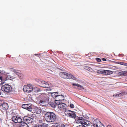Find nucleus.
Wrapping results in <instances>:
<instances>
[{"label":"nucleus","instance_id":"f257e3e1","mask_svg":"<svg viewBox=\"0 0 127 127\" xmlns=\"http://www.w3.org/2000/svg\"><path fill=\"white\" fill-rule=\"evenodd\" d=\"M45 119L46 121L53 122L56 119V116L55 114L53 112H47L45 115Z\"/></svg>","mask_w":127,"mask_h":127},{"label":"nucleus","instance_id":"f03ea898","mask_svg":"<svg viewBox=\"0 0 127 127\" xmlns=\"http://www.w3.org/2000/svg\"><path fill=\"white\" fill-rule=\"evenodd\" d=\"M76 122L77 123H80L83 125H86L87 127H92V123L82 117H78L76 120Z\"/></svg>","mask_w":127,"mask_h":127},{"label":"nucleus","instance_id":"7ed1b4c3","mask_svg":"<svg viewBox=\"0 0 127 127\" xmlns=\"http://www.w3.org/2000/svg\"><path fill=\"white\" fill-rule=\"evenodd\" d=\"M41 96L42 99L39 102L40 104L43 106L46 105V103H48L49 100L47 95L45 94H43L41 95Z\"/></svg>","mask_w":127,"mask_h":127},{"label":"nucleus","instance_id":"20e7f679","mask_svg":"<svg viewBox=\"0 0 127 127\" xmlns=\"http://www.w3.org/2000/svg\"><path fill=\"white\" fill-rule=\"evenodd\" d=\"M2 90L6 92H10L12 90V88L11 85L7 84H5L1 87Z\"/></svg>","mask_w":127,"mask_h":127},{"label":"nucleus","instance_id":"39448f33","mask_svg":"<svg viewBox=\"0 0 127 127\" xmlns=\"http://www.w3.org/2000/svg\"><path fill=\"white\" fill-rule=\"evenodd\" d=\"M95 127H104V125L98 119H96L93 122L92 126Z\"/></svg>","mask_w":127,"mask_h":127},{"label":"nucleus","instance_id":"423d86ee","mask_svg":"<svg viewBox=\"0 0 127 127\" xmlns=\"http://www.w3.org/2000/svg\"><path fill=\"white\" fill-rule=\"evenodd\" d=\"M33 88L32 85L29 84L27 85L24 86L23 90L25 92L29 93L32 91Z\"/></svg>","mask_w":127,"mask_h":127},{"label":"nucleus","instance_id":"0eeeda50","mask_svg":"<svg viewBox=\"0 0 127 127\" xmlns=\"http://www.w3.org/2000/svg\"><path fill=\"white\" fill-rule=\"evenodd\" d=\"M39 86L44 88H48L50 87V84L48 82H46L44 81H39Z\"/></svg>","mask_w":127,"mask_h":127},{"label":"nucleus","instance_id":"6e6552de","mask_svg":"<svg viewBox=\"0 0 127 127\" xmlns=\"http://www.w3.org/2000/svg\"><path fill=\"white\" fill-rule=\"evenodd\" d=\"M23 108L27 110L30 111H31L32 110V105L31 104H24L22 106Z\"/></svg>","mask_w":127,"mask_h":127},{"label":"nucleus","instance_id":"1a4fd4ad","mask_svg":"<svg viewBox=\"0 0 127 127\" xmlns=\"http://www.w3.org/2000/svg\"><path fill=\"white\" fill-rule=\"evenodd\" d=\"M12 121L15 123H20L22 121L21 118L19 116H13L11 118Z\"/></svg>","mask_w":127,"mask_h":127},{"label":"nucleus","instance_id":"9d476101","mask_svg":"<svg viewBox=\"0 0 127 127\" xmlns=\"http://www.w3.org/2000/svg\"><path fill=\"white\" fill-rule=\"evenodd\" d=\"M67 115L70 118H75L76 117L75 112L67 110L66 111Z\"/></svg>","mask_w":127,"mask_h":127},{"label":"nucleus","instance_id":"9b49d317","mask_svg":"<svg viewBox=\"0 0 127 127\" xmlns=\"http://www.w3.org/2000/svg\"><path fill=\"white\" fill-rule=\"evenodd\" d=\"M55 101H58V103H59L60 101H63L64 99V95H58L55 98Z\"/></svg>","mask_w":127,"mask_h":127},{"label":"nucleus","instance_id":"f8f14e48","mask_svg":"<svg viewBox=\"0 0 127 127\" xmlns=\"http://www.w3.org/2000/svg\"><path fill=\"white\" fill-rule=\"evenodd\" d=\"M23 120V121L29 124L33 122V120L32 118L27 116L24 117Z\"/></svg>","mask_w":127,"mask_h":127},{"label":"nucleus","instance_id":"ddd939ff","mask_svg":"<svg viewBox=\"0 0 127 127\" xmlns=\"http://www.w3.org/2000/svg\"><path fill=\"white\" fill-rule=\"evenodd\" d=\"M8 108V105L5 102H4V103L0 107V109L2 111H5Z\"/></svg>","mask_w":127,"mask_h":127},{"label":"nucleus","instance_id":"4468645a","mask_svg":"<svg viewBox=\"0 0 127 127\" xmlns=\"http://www.w3.org/2000/svg\"><path fill=\"white\" fill-rule=\"evenodd\" d=\"M58 108L60 109H65L66 107V105L62 103H58Z\"/></svg>","mask_w":127,"mask_h":127},{"label":"nucleus","instance_id":"2eb2a0df","mask_svg":"<svg viewBox=\"0 0 127 127\" xmlns=\"http://www.w3.org/2000/svg\"><path fill=\"white\" fill-rule=\"evenodd\" d=\"M72 85L73 86H77V89H78V90H83L84 89V88L83 87L79 84H76L74 83H72Z\"/></svg>","mask_w":127,"mask_h":127},{"label":"nucleus","instance_id":"dca6fc26","mask_svg":"<svg viewBox=\"0 0 127 127\" xmlns=\"http://www.w3.org/2000/svg\"><path fill=\"white\" fill-rule=\"evenodd\" d=\"M66 75L67 77H66V78L72 79L74 80H76V77L71 74L67 73V75Z\"/></svg>","mask_w":127,"mask_h":127},{"label":"nucleus","instance_id":"f3484780","mask_svg":"<svg viewBox=\"0 0 127 127\" xmlns=\"http://www.w3.org/2000/svg\"><path fill=\"white\" fill-rule=\"evenodd\" d=\"M127 75V71H121L118 73V75L121 76H124Z\"/></svg>","mask_w":127,"mask_h":127},{"label":"nucleus","instance_id":"a211bd4d","mask_svg":"<svg viewBox=\"0 0 127 127\" xmlns=\"http://www.w3.org/2000/svg\"><path fill=\"white\" fill-rule=\"evenodd\" d=\"M20 127H29L26 123L21 121L20 123L19 124Z\"/></svg>","mask_w":127,"mask_h":127},{"label":"nucleus","instance_id":"6ab92c4d","mask_svg":"<svg viewBox=\"0 0 127 127\" xmlns=\"http://www.w3.org/2000/svg\"><path fill=\"white\" fill-rule=\"evenodd\" d=\"M33 112L36 114H39L41 112V110L37 108H35L33 110Z\"/></svg>","mask_w":127,"mask_h":127},{"label":"nucleus","instance_id":"aec40b11","mask_svg":"<svg viewBox=\"0 0 127 127\" xmlns=\"http://www.w3.org/2000/svg\"><path fill=\"white\" fill-rule=\"evenodd\" d=\"M104 74L109 75L112 74L113 73V72L110 70H105L104 71Z\"/></svg>","mask_w":127,"mask_h":127},{"label":"nucleus","instance_id":"412c9836","mask_svg":"<svg viewBox=\"0 0 127 127\" xmlns=\"http://www.w3.org/2000/svg\"><path fill=\"white\" fill-rule=\"evenodd\" d=\"M58 103H57L56 101H55V102L50 103V105L53 107L55 108L56 106L58 105Z\"/></svg>","mask_w":127,"mask_h":127},{"label":"nucleus","instance_id":"4be33fe9","mask_svg":"<svg viewBox=\"0 0 127 127\" xmlns=\"http://www.w3.org/2000/svg\"><path fill=\"white\" fill-rule=\"evenodd\" d=\"M58 95V93L57 92H55L54 93H52L51 94V96L53 97H55L56 98V97Z\"/></svg>","mask_w":127,"mask_h":127},{"label":"nucleus","instance_id":"5701e85b","mask_svg":"<svg viewBox=\"0 0 127 127\" xmlns=\"http://www.w3.org/2000/svg\"><path fill=\"white\" fill-rule=\"evenodd\" d=\"M65 72H61L60 73V76L62 78H65Z\"/></svg>","mask_w":127,"mask_h":127},{"label":"nucleus","instance_id":"b1692460","mask_svg":"<svg viewBox=\"0 0 127 127\" xmlns=\"http://www.w3.org/2000/svg\"><path fill=\"white\" fill-rule=\"evenodd\" d=\"M104 70H98L97 71V72L98 73L102 74H104Z\"/></svg>","mask_w":127,"mask_h":127},{"label":"nucleus","instance_id":"393cba45","mask_svg":"<svg viewBox=\"0 0 127 127\" xmlns=\"http://www.w3.org/2000/svg\"><path fill=\"white\" fill-rule=\"evenodd\" d=\"M13 79V78L10 75H8L6 78V80H12Z\"/></svg>","mask_w":127,"mask_h":127},{"label":"nucleus","instance_id":"a878e982","mask_svg":"<svg viewBox=\"0 0 127 127\" xmlns=\"http://www.w3.org/2000/svg\"><path fill=\"white\" fill-rule=\"evenodd\" d=\"M39 126L40 127H47L48 126V125L46 124H43Z\"/></svg>","mask_w":127,"mask_h":127},{"label":"nucleus","instance_id":"bb28decb","mask_svg":"<svg viewBox=\"0 0 127 127\" xmlns=\"http://www.w3.org/2000/svg\"><path fill=\"white\" fill-rule=\"evenodd\" d=\"M85 69L88 71H89L92 69L91 68L87 66H85Z\"/></svg>","mask_w":127,"mask_h":127},{"label":"nucleus","instance_id":"cd10ccee","mask_svg":"<svg viewBox=\"0 0 127 127\" xmlns=\"http://www.w3.org/2000/svg\"><path fill=\"white\" fill-rule=\"evenodd\" d=\"M5 102L3 100H0V107Z\"/></svg>","mask_w":127,"mask_h":127},{"label":"nucleus","instance_id":"c85d7f7f","mask_svg":"<svg viewBox=\"0 0 127 127\" xmlns=\"http://www.w3.org/2000/svg\"><path fill=\"white\" fill-rule=\"evenodd\" d=\"M2 77L1 76H0V85H2L3 83L2 81Z\"/></svg>","mask_w":127,"mask_h":127},{"label":"nucleus","instance_id":"c756f323","mask_svg":"<svg viewBox=\"0 0 127 127\" xmlns=\"http://www.w3.org/2000/svg\"><path fill=\"white\" fill-rule=\"evenodd\" d=\"M10 69L11 70V71L14 72L15 73H17V72L18 71V70L16 69H14L13 68H10Z\"/></svg>","mask_w":127,"mask_h":127},{"label":"nucleus","instance_id":"7c9ffc66","mask_svg":"<svg viewBox=\"0 0 127 127\" xmlns=\"http://www.w3.org/2000/svg\"><path fill=\"white\" fill-rule=\"evenodd\" d=\"M96 61L99 62H100L101 61V59L99 58H96Z\"/></svg>","mask_w":127,"mask_h":127},{"label":"nucleus","instance_id":"2f4dec72","mask_svg":"<svg viewBox=\"0 0 127 127\" xmlns=\"http://www.w3.org/2000/svg\"><path fill=\"white\" fill-rule=\"evenodd\" d=\"M70 107L71 108H73L74 107V104H73L71 103L70 104Z\"/></svg>","mask_w":127,"mask_h":127},{"label":"nucleus","instance_id":"473e14b6","mask_svg":"<svg viewBox=\"0 0 127 127\" xmlns=\"http://www.w3.org/2000/svg\"><path fill=\"white\" fill-rule=\"evenodd\" d=\"M55 126L56 127H60L61 126L60 124H55Z\"/></svg>","mask_w":127,"mask_h":127},{"label":"nucleus","instance_id":"72a5a7b5","mask_svg":"<svg viewBox=\"0 0 127 127\" xmlns=\"http://www.w3.org/2000/svg\"><path fill=\"white\" fill-rule=\"evenodd\" d=\"M76 127H87V126H85L84 125H79L77 126Z\"/></svg>","mask_w":127,"mask_h":127},{"label":"nucleus","instance_id":"f704fd0d","mask_svg":"<svg viewBox=\"0 0 127 127\" xmlns=\"http://www.w3.org/2000/svg\"><path fill=\"white\" fill-rule=\"evenodd\" d=\"M61 127H67V126L66 125H64V124H61Z\"/></svg>","mask_w":127,"mask_h":127},{"label":"nucleus","instance_id":"c9c22d12","mask_svg":"<svg viewBox=\"0 0 127 127\" xmlns=\"http://www.w3.org/2000/svg\"><path fill=\"white\" fill-rule=\"evenodd\" d=\"M114 63L116 64H122V62H115Z\"/></svg>","mask_w":127,"mask_h":127},{"label":"nucleus","instance_id":"e433bc0d","mask_svg":"<svg viewBox=\"0 0 127 127\" xmlns=\"http://www.w3.org/2000/svg\"><path fill=\"white\" fill-rule=\"evenodd\" d=\"M121 65L127 66V63H123V62H122Z\"/></svg>","mask_w":127,"mask_h":127},{"label":"nucleus","instance_id":"4c0bfd02","mask_svg":"<svg viewBox=\"0 0 127 127\" xmlns=\"http://www.w3.org/2000/svg\"><path fill=\"white\" fill-rule=\"evenodd\" d=\"M16 74L18 76H19L20 74V73H19V71L18 70V71L17 72V73H16Z\"/></svg>","mask_w":127,"mask_h":127},{"label":"nucleus","instance_id":"58836bf2","mask_svg":"<svg viewBox=\"0 0 127 127\" xmlns=\"http://www.w3.org/2000/svg\"><path fill=\"white\" fill-rule=\"evenodd\" d=\"M102 60L103 61H106V60L104 58H102Z\"/></svg>","mask_w":127,"mask_h":127},{"label":"nucleus","instance_id":"ea45409f","mask_svg":"<svg viewBox=\"0 0 127 127\" xmlns=\"http://www.w3.org/2000/svg\"><path fill=\"white\" fill-rule=\"evenodd\" d=\"M107 127H111V126L110 125H108L107 126Z\"/></svg>","mask_w":127,"mask_h":127},{"label":"nucleus","instance_id":"a19ab883","mask_svg":"<svg viewBox=\"0 0 127 127\" xmlns=\"http://www.w3.org/2000/svg\"><path fill=\"white\" fill-rule=\"evenodd\" d=\"M65 78H66V77H67V76H66V75H67V73L66 72H65Z\"/></svg>","mask_w":127,"mask_h":127},{"label":"nucleus","instance_id":"79ce46f5","mask_svg":"<svg viewBox=\"0 0 127 127\" xmlns=\"http://www.w3.org/2000/svg\"><path fill=\"white\" fill-rule=\"evenodd\" d=\"M40 90L39 89H38L37 90V92H39Z\"/></svg>","mask_w":127,"mask_h":127},{"label":"nucleus","instance_id":"37998d69","mask_svg":"<svg viewBox=\"0 0 127 127\" xmlns=\"http://www.w3.org/2000/svg\"><path fill=\"white\" fill-rule=\"evenodd\" d=\"M39 127L38 126H35V127Z\"/></svg>","mask_w":127,"mask_h":127},{"label":"nucleus","instance_id":"c03bdc74","mask_svg":"<svg viewBox=\"0 0 127 127\" xmlns=\"http://www.w3.org/2000/svg\"><path fill=\"white\" fill-rule=\"evenodd\" d=\"M35 88L36 89H37V88Z\"/></svg>","mask_w":127,"mask_h":127},{"label":"nucleus","instance_id":"a18cd8bd","mask_svg":"<svg viewBox=\"0 0 127 127\" xmlns=\"http://www.w3.org/2000/svg\"><path fill=\"white\" fill-rule=\"evenodd\" d=\"M120 54H119V56H120Z\"/></svg>","mask_w":127,"mask_h":127},{"label":"nucleus","instance_id":"49530a36","mask_svg":"<svg viewBox=\"0 0 127 127\" xmlns=\"http://www.w3.org/2000/svg\"><path fill=\"white\" fill-rule=\"evenodd\" d=\"M1 73V72L0 71V73Z\"/></svg>","mask_w":127,"mask_h":127}]
</instances>
